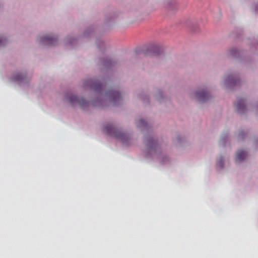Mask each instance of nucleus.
<instances>
[{
  "instance_id": "nucleus-1",
  "label": "nucleus",
  "mask_w": 258,
  "mask_h": 258,
  "mask_svg": "<svg viewBox=\"0 0 258 258\" xmlns=\"http://www.w3.org/2000/svg\"><path fill=\"white\" fill-rule=\"evenodd\" d=\"M104 132L109 136L123 141L126 137L125 134L116 129L112 124H107L104 127Z\"/></svg>"
},
{
  "instance_id": "nucleus-2",
  "label": "nucleus",
  "mask_w": 258,
  "mask_h": 258,
  "mask_svg": "<svg viewBox=\"0 0 258 258\" xmlns=\"http://www.w3.org/2000/svg\"><path fill=\"white\" fill-rule=\"evenodd\" d=\"M67 99L71 104L74 105L76 104H79L82 108L88 106L89 104V103L86 101L84 98H79L73 95H68Z\"/></svg>"
},
{
  "instance_id": "nucleus-3",
  "label": "nucleus",
  "mask_w": 258,
  "mask_h": 258,
  "mask_svg": "<svg viewBox=\"0 0 258 258\" xmlns=\"http://www.w3.org/2000/svg\"><path fill=\"white\" fill-rule=\"evenodd\" d=\"M109 99L114 105H117L121 100L120 94L116 91L109 90L106 93Z\"/></svg>"
},
{
  "instance_id": "nucleus-4",
  "label": "nucleus",
  "mask_w": 258,
  "mask_h": 258,
  "mask_svg": "<svg viewBox=\"0 0 258 258\" xmlns=\"http://www.w3.org/2000/svg\"><path fill=\"white\" fill-rule=\"evenodd\" d=\"M57 41L55 37L51 36H45L41 38L40 42L44 45H54Z\"/></svg>"
},
{
  "instance_id": "nucleus-5",
  "label": "nucleus",
  "mask_w": 258,
  "mask_h": 258,
  "mask_svg": "<svg viewBox=\"0 0 258 258\" xmlns=\"http://www.w3.org/2000/svg\"><path fill=\"white\" fill-rule=\"evenodd\" d=\"M196 97L197 99L200 102H204L209 99L210 95L208 92L202 90L197 92L196 93Z\"/></svg>"
},
{
  "instance_id": "nucleus-6",
  "label": "nucleus",
  "mask_w": 258,
  "mask_h": 258,
  "mask_svg": "<svg viewBox=\"0 0 258 258\" xmlns=\"http://www.w3.org/2000/svg\"><path fill=\"white\" fill-rule=\"evenodd\" d=\"M125 23L126 25H137L143 21L142 17H126Z\"/></svg>"
},
{
  "instance_id": "nucleus-7",
  "label": "nucleus",
  "mask_w": 258,
  "mask_h": 258,
  "mask_svg": "<svg viewBox=\"0 0 258 258\" xmlns=\"http://www.w3.org/2000/svg\"><path fill=\"white\" fill-rule=\"evenodd\" d=\"M236 107L237 112L239 113L244 112L246 110V106L244 101L242 99H240L238 102L235 104Z\"/></svg>"
},
{
  "instance_id": "nucleus-8",
  "label": "nucleus",
  "mask_w": 258,
  "mask_h": 258,
  "mask_svg": "<svg viewBox=\"0 0 258 258\" xmlns=\"http://www.w3.org/2000/svg\"><path fill=\"white\" fill-rule=\"evenodd\" d=\"M89 83L90 87L96 91L100 92L102 89V84L98 81L91 80Z\"/></svg>"
},
{
  "instance_id": "nucleus-9",
  "label": "nucleus",
  "mask_w": 258,
  "mask_h": 258,
  "mask_svg": "<svg viewBox=\"0 0 258 258\" xmlns=\"http://www.w3.org/2000/svg\"><path fill=\"white\" fill-rule=\"evenodd\" d=\"M247 153L243 150H238L237 152L235 161L236 163L241 162L246 158Z\"/></svg>"
},
{
  "instance_id": "nucleus-10",
  "label": "nucleus",
  "mask_w": 258,
  "mask_h": 258,
  "mask_svg": "<svg viewBox=\"0 0 258 258\" xmlns=\"http://www.w3.org/2000/svg\"><path fill=\"white\" fill-rule=\"evenodd\" d=\"M146 145L150 150H155L158 146L157 142L152 138L147 140Z\"/></svg>"
},
{
  "instance_id": "nucleus-11",
  "label": "nucleus",
  "mask_w": 258,
  "mask_h": 258,
  "mask_svg": "<svg viewBox=\"0 0 258 258\" xmlns=\"http://www.w3.org/2000/svg\"><path fill=\"white\" fill-rule=\"evenodd\" d=\"M238 80L235 78L233 75L227 77L225 79V84L227 85H236L237 83Z\"/></svg>"
},
{
  "instance_id": "nucleus-12",
  "label": "nucleus",
  "mask_w": 258,
  "mask_h": 258,
  "mask_svg": "<svg viewBox=\"0 0 258 258\" xmlns=\"http://www.w3.org/2000/svg\"><path fill=\"white\" fill-rule=\"evenodd\" d=\"M25 76L22 74H16L14 75L13 79L15 81H21L24 80Z\"/></svg>"
},
{
  "instance_id": "nucleus-13",
  "label": "nucleus",
  "mask_w": 258,
  "mask_h": 258,
  "mask_svg": "<svg viewBox=\"0 0 258 258\" xmlns=\"http://www.w3.org/2000/svg\"><path fill=\"white\" fill-rule=\"evenodd\" d=\"M137 123L138 126L141 127L144 126L146 125V121L143 119H141Z\"/></svg>"
},
{
  "instance_id": "nucleus-14",
  "label": "nucleus",
  "mask_w": 258,
  "mask_h": 258,
  "mask_svg": "<svg viewBox=\"0 0 258 258\" xmlns=\"http://www.w3.org/2000/svg\"><path fill=\"white\" fill-rule=\"evenodd\" d=\"M252 9L255 12L258 13V3H254L252 5Z\"/></svg>"
},
{
  "instance_id": "nucleus-15",
  "label": "nucleus",
  "mask_w": 258,
  "mask_h": 258,
  "mask_svg": "<svg viewBox=\"0 0 258 258\" xmlns=\"http://www.w3.org/2000/svg\"><path fill=\"white\" fill-rule=\"evenodd\" d=\"M7 40L5 38L0 37V46H4L6 44Z\"/></svg>"
},
{
  "instance_id": "nucleus-16",
  "label": "nucleus",
  "mask_w": 258,
  "mask_h": 258,
  "mask_svg": "<svg viewBox=\"0 0 258 258\" xmlns=\"http://www.w3.org/2000/svg\"><path fill=\"white\" fill-rule=\"evenodd\" d=\"M112 62L110 59H107L104 62V65L107 67H109L112 65Z\"/></svg>"
},
{
  "instance_id": "nucleus-17",
  "label": "nucleus",
  "mask_w": 258,
  "mask_h": 258,
  "mask_svg": "<svg viewBox=\"0 0 258 258\" xmlns=\"http://www.w3.org/2000/svg\"><path fill=\"white\" fill-rule=\"evenodd\" d=\"M223 164L222 159H220L219 161H218V165L221 168H222L223 167Z\"/></svg>"
},
{
  "instance_id": "nucleus-18",
  "label": "nucleus",
  "mask_w": 258,
  "mask_h": 258,
  "mask_svg": "<svg viewBox=\"0 0 258 258\" xmlns=\"http://www.w3.org/2000/svg\"><path fill=\"white\" fill-rule=\"evenodd\" d=\"M230 52H231V54H232L233 55H236V53L237 52V51L236 49H234L231 50Z\"/></svg>"
},
{
  "instance_id": "nucleus-19",
  "label": "nucleus",
  "mask_w": 258,
  "mask_h": 258,
  "mask_svg": "<svg viewBox=\"0 0 258 258\" xmlns=\"http://www.w3.org/2000/svg\"><path fill=\"white\" fill-rule=\"evenodd\" d=\"M242 134H239V137H240V136L242 137Z\"/></svg>"
}]
</instances>
